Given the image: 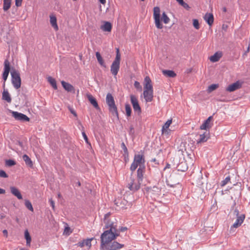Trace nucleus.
Masks as SVG:
<instances>
[{
	"label": "nucleus",
	"instance_id": "1",
	"mask_svg": "<svg viewBox=\"0 0 250 250\" xmlns=\"http://www.w3.org/2000/svg\"><path fill=\"white\" fill-rule=\"evenodd\" d=\"M143 96L146 102H150L153 99V86L148 76H146L144 79Z\"/></svg>",
	"mask_w": 250,
	"mask_h": 250
},
{
	"label": "nucleus",
	"instance_id": "2",
	"mask_svg": "<svg viewBox=\"0 0 250 250\" xmlns=\"http://www.w3.org/2000/svg\"><path fill=\"white\" fill-rule=\"evenodd\" d=\"M118 235L119 234L116 233V229L113 227H111L109 230L104 231L101 236V247L102 248L111 242V241L116 239Z\"/></svg>",
	"mask_w": 250,
	"mask_h": 250
},
{
	"label": "nucleus",
	"instance_id": "3",
	"mask_svg": "<svg viewBox=\"0 0 250 250\" xmlns=\"http://www.w3.org/2000/svg\"><path fill=\"white\" fill-rule=\"evenodd\" d=\"M145 156L143 153L135 154L133 162L130 166V170L132 171H134L138 166H139V167H145Z\"/></svg>",
	"mask_w": 250,
	"mask_h": 250
},
{
	"label": "nucleus",
	"instance_id": "4",
	"mask_svg": "<svg viewBox=\"0 0 250 250\" xmlns=\"http://www.w3.org/2000/svg\"><path fill=\"white\" fill-rule=\"evenodd\" d=\"M106 102L108 106L110 112L113 116L118 117V113L117 106L115 103L114 97L111 93H108L106 96Z\"/></svg>",
	"mask_w": 250,
	"mask_h": 250
},
{
	"label": "nucleus",
	"instance_id": "5",
	"mask_svg": "<svg viewBox=\"0 0 250 250\" xmlns=\"http://www.w3.org/2000/svg\"><path fill=\"white\" fill-rule=\"evenodd\" d=\"M121 55L119 48L116 49V55L114 61L113 62L110 68L111 73L114 76H116L120 69Z\"/></svg>",
	"mask_w": 250,
	"mask_h": 250
},
{
	"label": "nucleus",
	"instance_id": "6",
	"mask_svg": "<svg viewBox=\"0 0 250 250\" xmlns=\"http://www.w3.org/2000/svg\"><path fill=\"white\" fill-rule=\"evenodd\" d=\"M12 83L16 89H19L21 86V79L18 71L12 69L11 71Z\"/></svg>",
	"mask_w": 250,
	"mask_h": 250
},
{
	"label": "nucleus",
	"instance_id": "7",
	"mask_svg": "<svg viewBox=\"0 0 250 250\" xmlns=\"http://www.w3.org/2000/svg\"><path fill=\"white\" fill-rule=\"evenodd\" d=\"M142 182V181H140L137 179H135L133 177L132 174H131L130 180L128 182L127 187L131 191H137L140 188Z\"/></svg>",
	"mask_w": 250,
	"mask_h": 250
},
{
	"label": "nucleus",
	"instance_id": "8",
	"mask_svg": "<svg viewBox=\"0 0 250 250\" xmlns=\"http://www.w3.org/2000/svg\"><path fill=\"white\" fill-rule=\"evenodd\" d=\"M153 18L156 27L158 29H162L163 26L160 22V9L159 7H154Z\"/></svg>",
	"mask_w": 250,
	"mask_h": 250
},
{
	"label": "nucleus",
	"instance_id": "9",
	"mask_svg": "<svg viewBox=\"0 0 250 250\" xmlns=\"http://www.w3.org/2000/svg\"><path fill=\"white\" fill-rule=\"evenodd\" d=\"M124 245L116 241L110 242L106 245L101 248L103 250H118L123 248Z\"/></svg>",
	"mask_w": 250,
	"mask_h": 250
},
{
	"label": "nucleus",
	"instance_id": "10",
	"mask_svg": "<svg viewBox=\"0 0 250 250\" xmlns=\"http://www.w3.org/2000/svg\"><path fill=\"white\" fill-rule=\"evenodd\" d=\"M130 98L134 110L140 113L141 112V108L139 104L137 98L134 95H131Z\"/></svg>",
	"mask_w": 250,
	"mask_h": 250
},
{
	"label": "nucleus",
	"instance_id": "11",
	"mask_svg": "<svg viewBox=\"0 0 250 250\" xmlns=\"http://www.w3.org/2000/svg\"><path fill=\"white\" fill-rule=\"evenodd\" d=\"M10 70V63L7 60H6L4 62V72L2 74V78L4 81L3 85L4 88L5 87V82L6 81L8 78Z\"/></svg>",
	"mask_w": 250,
	"mask_h": 250
},
{
	"label": "nucleus",
	"instance_id": "12",
	"mask_svg": "<svg viewBox=\"0 0 250 250\" xmlns=\"http://www.w3.org/2000/svg\"><path fill=\"white\" fill-rule=\"evenodd\" d=\"M12 116L16 120L21 121L28 122L30 120V119L26 115L17 111L12 112Z\"/></svg>",
	"mask_w": 250,
	"mask_h": 250
},
{
	"label": "nucleus",
	"instance_id": "13",
	"mask_svg": "<svg viewBox=\"0 0 250 250\" xmlns=\"http://www.w3.org/2000/svg\"><path fill=\"white\" fill-rule=\"evenodd\" d=\"M103 24L100 26V29L104 32L110 33L112 28L111 23L109 21H104L102 22Z\"/></svg>",
	"mask_w": 250,
	"mask_h": 250
},
{
	"label": "nucleus",
	"instance_id": "14",
	"mask_svg": "<svg viewBox=\"0 0 250 250\" xmlns=\"http://www.w3.org/2000/svg\"><path fill=\"white\" fill-rule=\"evenodd\" d=\"M242 86V83L237 81L232 84L229 85L226 88V90L229 92H232L240 88Z\"/></svg>",
	"mask_w": 250,
	"mask_h": 250
},
{
	"label": "nucleus",
	"instance_id": "15",
	"mask_svg": "<svg viewBox=\"0 0 250 250\" xmlns=\"http://www.w3.org/2000/svg\"><path fill=\"white\" fill-rule=\"evenodd\" d=\"M172 123V120H168L164 125L163 126L162 128V133L164 135H167L169 134L170 130L169 127Z\"/></svg>",
	"mask_w": 250,
	"mask_h": 250
},
{
	"label": "nucleus",
	"instance_id": "16",
	"mask_svg": "<svg viewBox=\"0 0 250 250\" xmlns=\"http://www.w3.org/2000/svg\"><path fill=\"white\" fill-rule=\"evenodd\" d=\"M212 119V116H209L200 126V128L202 130H207L211 127L210 122Z\"/></svg>",
	"mask_w": 250,
	"mask_h": 250
},
{
	"label": "nucleus",
	"instance_id": "17",
	"mask_svg": "<svg viewBox=\"0 0 250 250\" xmlns=\"http://www.w3.org/2000/svg\"><path fill=\"white\" fill-rule=\"evenodd\" d=\"M86 97L90 104L97 109H99V106L96 99L90 94H86Z\"/></svg>",
	"mask_w": 250,
	"mask_h": 250
},
{
	"label": "nucleus",
	"instance_id": "18",
	"mask_svg": "<svg viewBox=\"0 0 250 250\" xmlns=\"http://www.w3.org/2000/svg\"><path fill=\"white\" fill-rule=\"evenodd\" d=\"M204 19L210 26H211L214 21V17L212 13H207L204 17Z\"/></svg>",
	"mask_w": 250,
	"mask_h": 250
},
{
	"label": "nucleus",
	"instance_id": "19",
	"mask_svg": "<svg viewBox=\"0 0 250 250\" xmlns=\"http://www.w3.org/2000/svg\"><path fill=\"white\" fill-rule=\"evenodd\" d=\"M49 18L51 26L55 31H58L59 27L57 23V18L56 16L53 14H51L50 15Z\"/></svg>",
	"mask_w": 250,
	"mask_h": 250
},
{
	"label": "nucleus",
	"instance_id": "20",
	"mask_svg": "<svg viewBox=\"0 0 250 250\" xmlns=\"http://www.w3.org/2000/svg\"><path fill=\"white\" fill-rule=\"evenodd\" d=\"M245 218V216L244 214H242L239 216H237L236 221L232 225V227L234 228H237L240 226L243 223Z\"/></svg>",
	"mask_w": 250,
	"mask_h": 250
},
{
	"label": "nucleus",
	"instance_id": "21",
	"mask_svg": "<svg viewBox=\"0 0 250 250\" xmlns=\"http://www.w3.org/2000/svg\"><path fill=\"white\" fill-rule=\"evenodd\" d=\"M11 193L16 196L18 199L21 200L22 199V195L20 190L15 187H11L10 188Z\"/></svg>",
	"mask_w": 250,
	"mask_h": 250
},
{
	"label": "nucleus",
	"instance_id": "22",
	"mask_svg": "<svg viewBox=\"0 0 250 250\" xmlns=\"http://www.w3.org/2000/svg\"><path fill=\"white\" fill-rule=\"evenodd\" d=\"M115 204L117 206L120 207L121 208H126V204L128 202L125 199H115L114 201Z\"/></svg>",
	"mask_w": 250,
	"mask_h": 250
},
{
	"label": "nucleus",
	"instance_id": "23",
	"mask_svg": "<svg viewBox=\"0 0 250 250\" xmlns=\"http://www.w3.org/2000/svg\"><path fill=\"white\" fill-rule=\"evenodd\" d=\"M61 83L63 88L67 92L74 91V87L71 84L63 81L61 82Z\"/></svg>",
	"mask_w": 250,
	"mask_h": 250
},
{
	"label": "nucleus",
	"instance_id": "24",
	"mask_svg": "<svg viewBox=\"0 0 250 250\" xmlns=\"http://www.w3.org/2000/svg\"><path fill=\"white\" fill-rule=\"evenodd\" d=\"M145 171V167H139L137 170V179L140 181H143L144 174Z\"/></svg>",
	"mask_w": 250,
	"mask_h": 250
},
{
	"label": "nucleus",
	"instance_id": "25",
	"mask_svg": "<svg viewBox=\"0 0 250 250\" xmlns=\"http://www.w3.org/2000/svg\"><path fill=\"white\" fill-rule=\"evenodd\" d=\"M93 239V238L87 239L83 240L82 242H80L78 243V245L79 247L82 248L84 246H86L90 248L91 246V241Z\"/></svg>",
	"mask_w": 250,
	"mask_h": 250
},
{
	"label": "nucleus",
	"instance_id": "26",
	"mask_svg": "<svg viewBox=\"0 0 250 250\" xmlns=\"http://www.w3.org/2000/svg\"><path fill=\"white\" fill-rule=\"evenodd\" d=\"M209 138V134L207 132H205L202 134L200 135V138L197 140V142L198 144L204 143L207 141Z\"/></svg>",
	"mask_w": 250,
	"mask_h": 250
},
{
	"label": "nucleus",
	"instance_id": "27",
	"mask_svg": "<svg viewBox=\"0 0 250 250\" xmlns=\"http://www.w3.org/2000/svg\"><path fill=\"white\" fill-rule=\"evenodd\" d=\"M222 57L221 52H216L213 55L209 57V60L211 62H218Z\"/></svg>",
	"mask_w": 250,
	"mask_h": 250
},
{
	"label": "nucleus",
	"instance_id": "28",
	"mask_svg": "<svg viewBox=\"0 0 250 250\" xmlns=\"http://www.w3.org/2000/svg\"><path fill=\"white\" fill-rule=\"evenodd\" d=\"M162 73L165 76L168 77L174 78L176 76V73L172 70H164Z\"/></svg>",
	"mask_w": 250,
	"mask_h": 250
},
{
	"label": "nucleus",
	"instance_id": "29",
	"mask_svg": "<svg viewBox=\"0 0 250 250\" xmlns=\"http://www.w3.org/2000/svg\"><path fill=\"white\" fill-rule=\"evenodd\" d=\"M2 98L3 100L7 101L8 103H11V98L10 96L9 93L7 90L4 89V91L2 93Z\"/></svg>",
	"mask_w": 250,
	"mask_h": 250
},
{
	"label": "nucleus",
	"instance_id": "30",
	"mask_svg": "<svg viewBox=\"0 0 250 250\" xmlns=\"http://www.w3.org/2000/svg\"><path fill=\"white\" fill-rule=\"evenodd\" d=\"M96 57L99 64L102 66L105 67V64L104 60L99 52H97L96 53Z\"/></svg>",
	"mask_w": 250,
	"mask_h": 250
},
{
	"label": "nucleus",
	"instance_id": "31",
	"mask_svg": "<svg viewBox=\"0 0 250 250\" xmlns=\"http://www.w3.org/2000/svg\"><path fill=\"white\" fill-rule=\"evenodd\" d=\"M24 237L26 241V245L30 247L31 242V237L27 229L24 231Z\"/></svg>",
	"mask_w": 250,
	"mask_h": 250
},
{
	"label": "nucleus",
	"instance_id": "32",
	"mask_svg": "<svg viewBox=\"0 0 250 250\" xmlns=\"http://www.w3.org/2000/svg\"><path fill=\"white\" fill-rule=\"evenodd\" d=\"M23 160L25 162V164L29 166L30 167H33V162L31 159L26 154L23 155Z\"/></svg>",
	"mask_w": 250,
	"mask_h": 250
},
{
	"label": "nucleus",
	"instance_id": "33",
	"mask_svg": "<svg viewBox=\"0 0 250 250\" xmlns=\"http://www.w3.org/2000/svg\"><path fill=\"white\" fill-rule=\"evenodd\" d=\"M47 81L55 89H57L56 81L54 78L49 76L47 78Z\"/></svg>",
	"mask_w": 250,
	"mask_h": 250
},
{
	"label": "nucleus",
	"instance_id": "34",
	"mask_svg": "<svg viewBox=\"0 0 250 250\" xmlns=\"http://www.w3.org/2000/svg\"><path fill=\"white\" fill-rule=\"evenodd\" d=\"M11 0H4L3 1V10L6 11L8 10L11 6Z\"/></svg>",
	"mask_w": 250,
	"mask_h": 250
},
{
	"label": "nucleus",
	"instance_id": "35",
	"mask_svg": "<svg viewBox=\"0 0 250 250\" xmlns=\"http://www.w3.org/2000/svg\"><path fill=\"white\" fill-rule=\"evenodd\" d=\"M218 87H219V84H211L210 85H209L208 87L207 91H208V93H210L212 91H213L215 90V89H216Z\"/></svg>",
	"mask_w": 250,
	"mask_h": 250
},
{
	"label": "nucleus",
	"instance_id": "36",
	"mask_svg": "<svg viewBox=\"0 0 250 250\" xmlns=\"http://www.w3.org/2000/svg\"><path fill=\"white\" fill-rule=\"evenodd\" d=\"M162 20L165 24H167L170 21L169 18L165 12L162 14Z\"/></svg>",
	"mask_w": 250,
	"mask_h": 250
},
{
	"label": "nucleus",
	"instance_id": "37",
	"mask_svg": "<svg viewBox=\"0 0 250 250\" xmlns=\"http://www.w3.org/2000/svg\"><path fill=\"white\" fill-rule=\"evenodd\" d=\"M25 206L29 210H31L32 212L34 211V209L32 207V204L29 201L25 200Z\"/></svg>",
	"mask_w": 250,
	"mask_h": 250
},
{
	"label": "nucleus",
	"instance_id": "38",
	"mask_svg": "<svg viewBox=\"0 0 250 250\" xmlns=\"http://www.w3.org/2000/svg\"><path fill=\"white\" fill-rule=\"evenodd\" d=\"M125 109L126 115L128 117L130 116L131 113V108L130 106L128 104H125Z\"/></svg>",
	"mask_w": 250,
	"mask_h": 250
},
{
	"label": "nucleus",
	"instance_id": "39",
	"mask_svg": "<svg viewBox=\"0 0 250 250\" xmlns=\"http://www.w3.org/2000/svg\"><path fill=\"white\" fill-rule=\"evenodd\" d=\"M72 232V231L71 230V229L69 227L66 226L65 227L64 231H63V234L65 235L66 236L69 235Z\"/></svg>",
	"mask_w": 250,
	"mask_h": 250
},
{
	"label": "nucleus",
	"instance_id": "40",
	"mask_svg": "<svg viewBox=\"0 0 250 250\" xmlns=\"http://www.w3.org/2000/svg\"><path fill=\"white\" fill-rule=\"evenodd\" d=\"M230 180L229 176L227 177L223 181L221 182V187L225 186L227 184H228Z\"/></svg>",
	"mask_w": 250,
	"mask_h": 250
},
{
	"label": "nucleus",
	"instance_id": "41",
	"mask_svg": "<svg viewBox=\"0 0 250 250\" xmlns=\"http://www.w3.org/2000/svg\"><path fill=\"white\" fill-rule=\"evenodd\" d=\"M193 25L195 29H199L200 28L199 21L197 19H194L193 20Z\"/></svg>",
	"mask_w": 250,
	"mask_h": 250
},
{
	"label": "nucleus",
	"instance_id": "42",
	"mask_svg": "<svg viewBox=\"0 0 250 250\" xmlns=\"http://www.w3.org/2000/svg\"><path fill=\"white\" fill-rule=\"evenodd\" d=\"M6 164L8 166H13L16 165V163L14 161L12 160H8L6 161Z\"/></svg>",
	"mask_w": 250,
	"mask_h": 250
},
{
	"label": "nucleus",
	"instance_id": "43",
	"mask_svg": "<svg viewBox=\"0 0 250 250\" xmlns=\"http://www.w3.org/2000/svg\"><path fill=\"white\" fill-rule=\"evenodd\" d=\"M134 85L136 89H138L139 90H142V86L140 85V83L138 82L135 81L134 82Z\"/></svg>",
	"mask_w": 250,
	"mask_h": 250
},
{
	"label": "nucleus",
	"instance_id": "44",
	"mask_svg": "<svg viewBox=\"0 0 250 250\" xmlns=\"http://www.w3.org/2000/svg\"><path fill=\"white\" fill-rule=\"evenodd\" d=\"M0 177L3 178H7L8 175L4 170H0Z\"/></svg>",
	"mask_w": 250,
	"mask_h": 250
},
{
	"label": "nucleus",
	"instance_id": "45",
	"mask_svg": "<svg viewBox=\"0 0 250 250\" xmlns=\"http://www.w3.org/2000/svg\"><path fill=\"white\" fill-rule=\"evenodd\" d=\"M82 135H83V137L85 142L87 144H89L88 139V138H87L85 133L84 132H82Z\"/></svg>",
	"mask_w": 250,
	"mask_h": 250
},
{
	"label": "nucleus",
	"instance_id": "46",
	"mask_svg": "<svg viewBox=\"0 0 250 250\" xmlns=\"http://www.w3.org/2000/svg\"><path fill=\"white\" fill-rule=\"evenodd\" d=\"M22 0H15V4L17 7L20 6L21 5Z\"/></svg>",
	"mask_w": 250,
	"mask_h": 250
},
{
	"label": "nucleus",
	"instance_id": "47",
	"mask_svg": "<svg viewBox=\"0 0 250 250\" xmlns=\"http://www.w3.org/2000/svg\"><path fill=\"white\" fill-rule=\"evenodd\" d=\"M121 146H122V148L123 149L125 152L126 153L127 152V149L124 143H122Z\"/></svg>",
	"mask_w": 250,
	"mask_h": 250
},
{
	"label": "nucleus",
	"instance_id": "48",
	"mask_svg": "<svg viewBox=\"0 0 250 250\" xmlns=\"http://www.w3.org/2000/svg\"><path fill=\"white\" fill-rule=\"evenodd\" d=\"M181 5L187 9H189L190 8L188 4L185 2Z\"/></svg>",
	"mask_w": 250,
	"mask_h": 250
},
{
	"label": "nucleus",
	"instance_id": "49",
	"mask_svg": "<svg viewBox=\"0 0 250 250\" xmlns=\"http://www.w3.org/2000/svg\"><path fill=\"white\" fill-rule=\"evenodd\" d=\"M49 202H50V205H51L53 209L55 210V203H54V202L51 199L49 200Z\"/></svg>",
	"mask_w": 250,
	"mask_h": 250
},
{
	"label": "nucleus",
	"instance_id": "50",
	"mask_svg": "<svg viewBox=\"0 0 250 250\" xmlns=\"http://www.w3.org/2000/svg\"><path fill=\"white\" fill-rule=\"evenodd\" d=\"M3 233L5 236L6 237H7L8 236V232L7 230L6 229H4L3 230Z\"/></svg>",
	"mask_w": 250,
	"mask_h": 250
},
{
	"label": "nucleus",
	"instance_id": "51",
	"mask_svg": "<svg viewBox=\"0 0 250 250\" xmlns=\"http://www.w3.org/2000/svg\"><path fill=\"white\" fill-rule=\"evenodd\" d=\"M5 193V190L2 188H0V194H4Z\"/></svg>",
	"mask_w": 250,
	"mask_h": 250
},
{
	"label": "nucleus",
	"instance_id": "52",
	"mask_svg": "<svg viewBox=\"0 0 250 250\" xmlns=\"http://www.w3.org/2000/svg\"><path fill=\"white\" fill-rule=\"evenodd\" d=\"M176 1L181 5L184 2L183 0H176Z\"/></svg>",
	"mask_w": 250,
	"mask_h": 250
},
{
	"label": "nucleus",
	"instance_id": "53",
	"mask_svg": "<svg viewBox=\"0 0 250 250\" xmlns=\"http://www.w3.org/2000/svg\"><path fill=\"white\" fill-rule=\"evenodd\" d=\"M234 213H235V214L237 216H239V211L238 209H235Z\"/></svg>",
	"mask_w": 250,
	"mask_h": 250
},
{
	"label": "nucleus",
	"instance_id": "54",
	"mask_svg": "<svg viewBox=\"0 0 250 250\" xmlns=\"http://www.w3.org/2000/svg\"><path fill=\"white\" fill-rule=\"evenodd\" d=\"M99 0L103 4H105L106 3V0Z\"/></svg>",
	"mask_w": 250,
	"mask_h": 250
},
{
	"label": "nucleus",
	"instance_id": "55",
	"mask_svg": "<svg viewBox=\"0 0 250 250\" xmlns=\"http://www.w3.org/2000/svg\"><path fill=\"white\" fill-rule=\"evenodd\" d=\"M126 229H126V228H125V227H124V228H123V227H122V228H121L120 230H121V231H124L126 230Z\"/></svg>",
	"mask_w": 250,
	"mask_h": 250
},
{
	"label": "nucleus",
	"instance_id": "56",
	"mask_svg": "<svg viewBox=\"0 0 250 250\" xmlns=\"http://www.w3.org/2000/svg\"><path fill=\"white\" fill-rule=\"evenodd\" d=\"M71 113H72L75 116H77L76 113L74 110H71Z\"/></svg>",
	"mask_w": 250,
	"mask_h": 250
},
{
	"label": "nucleus",
	"instance_id": "57",
	"mask_svg": "<svg viewBox=\"0 0 250 250\" xmlns=\"http://www.w3.org/2000/svg\"><path fill=\"white\" fill-rule=\"evenodd\" d=\"M250 51V46H248L247 49V51H246V52L245 53L244 55H247V53L249 52Z\"/></svg>",
	"mask_w": 250,
	"mask_h": 250
},
{
	"label": "nucleus",
	"instance_id": "58",
	"mask_svg": "<svg viewBox=\"0 0 250 250\" xmlns=\"http://www.w3.org/2000/svg\"><path fill=\"white\" fill-rule=\"evenodd\" d=\"M58 198L61 197V194L60 193L58 194Z\"/></svg>",
	"mask_w": 250,
	"mask_h": 250
},
{
	"label": "nucleus",
	"instance_id": "59",
	"mask_svg": "<svg viewBox=\"0 0 250 250\" xmlns=\"http://www.w3.org/2000/svg\"><path fill=\"white\" fill-rule=\"evenodd\" d=\"M223 10H224V12H226V8H224Z\"/></svg>",
	"mask_w": 250,
	"mask_h": 250
},
{
	"label": "nucleus",
	"instance_id": "60",
	"mask_svg": "<svg viewBox=\"0 0 250 250\" xmlns=\"http://www.w3.org/2000/svg\"><path fill=\"white\" fill-rule=\"evenodd\" d=\"M141 0V1H144L145 0Z\"/></svg>",
	"mask_w": 250,
	"mask_h": 250
},
{
	"label": "nucleus",
	"instance_id": "61",
	"mask_svg": "<svg viewBox=\"0 0 250 250\" xmlns=\"http://www.w3.org/2000/svg\"><path fill=\"white\" fill-rule=\"evenodd\" d=\"M74 1H76V0H73Z\"/></svg>",
	"mask_w": 250,
	"mask_h": 250
}]
</instances>
